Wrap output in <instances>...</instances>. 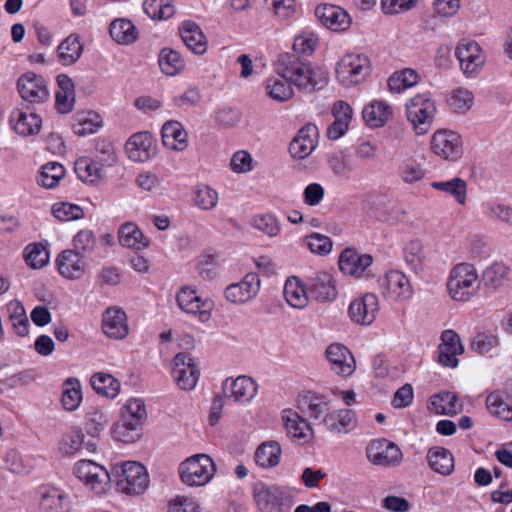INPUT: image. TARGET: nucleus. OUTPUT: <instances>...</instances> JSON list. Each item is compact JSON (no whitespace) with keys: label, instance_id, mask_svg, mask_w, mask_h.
I'll return each mask as SVG.
<instances>
[{"label":"nucleus","instance_id":"45","mask_svg":"<svg viewBox=\"0 0 512 512\" xmlns=\"http://www.w3.org/2000/svg\"><path fill=\"white\" fill-rule=\"evenodd\" d=\"M419 74L411 68H405L394 72L387 80L390 92L401 93L406 89L416 86L419 82Z\"/></svg>","mask_w":512,"mask_h":512},{"label":"nucleus","instance_id":"44","mask_svg":"<svg viewBox=\"0 0 512 512\" xmlns=\"http://www.w3.org/2000/svg\"><path fill=\"white\" fill-rule=\"evenodd\" d=\"M143 426L120 418L112 427V437L122 443H134L142 436Z\"/></svg>","mask_w":512,"mask_h":512},{"label":"nucleus","instance_id":"23","mask_svg":"<svg viewBox=\"0 0 512 512\" xmlns=\"http://www.w3.org/2000/svg\"><path fill=\"white\" fill-rule=\"evenodd\" d=\"M383 294L393 301H406L413 295L408 277L401 271H388L382 281Z\"/></svg>","mask_w":512,"mask_h":512},{"label":"nucleus","instance_id":"38","mask_svg":"<svg viewBox=\"0 0 512 512\" xmlns=\"http://www.w3.org/2000/svg\"><path fill=\"white\" fill-rule=\"evenodd\" d=\"M427 461L434 472L443 476L450 475L454 470V457L446 448L433 447L429 449Z\"/></svg>","mask_w":512,"mask_h":512},{"label":"nucleus","instance_id":"11","mask_svg":"<svg viewBox=\"0 0 512 512\" xmlns=\"http://www.w3.org/2000/svg\"><path fill=\"white\" fill-rule=\"evenodd\" d=\"M261 281L256 273H247L240 281L225 288L224 297L233 305H245L259 294Z\"/></svg>","mask_w":512,"mask_h":512},{"label":"nucleus","instance_id":"39","mask_svg":"<svg viewBox=\"0 0 512 512\" xmlns=\"http://www.w3.org/2000/svg\"><path fill=\"white\" fill-rule=\"evenodd\" d=\"M83 44L77 34L68 35L58 46L59 61L65 65L75 64L83 53Z\"/></svg>","mask_w":512,"mask_h":512},{"label":"nucleus","instance_id":"64","mask_svg":"<svg viewBox=\"0 0 512 512\" xmlns=\"http://www.w3.org/2000/svg\"><path fill=\"white\" fill-rule=\"evenodd\" d=\"M255 167V161L252 155L246 150L235 152L230 160V168L236 174H246Z\"/></svg>","mask_w":512,"mask_h":512},{"label":"nucleus","instance_id":"17","mask_svg":"<svg viewBox=\"0 0 512 512\" xmlns=\"http://www.w3.org/2000/svg\"><path fill=\"white\" fill-rule=\"evenodd\" d=\"M253 496L260 512H289L283 492L276 486L257 483Z\"/></svg>","mask_w":512,"mask_h":512},{"label":"nucleus","instance_id":"63","mask_svg":"<svg viewBox=\"0 0 512 512\" xmlns=\"http://www.w3.org/2000/svg\"><path fill=\"white\" fill-rule=\"evenodd\" d=\"M299 406L303 413L308 414L311 418L318 419L322 415H326L328 404L323 399L316 396L304 397Z\"/></svg>","mask_w":512,"mask_h":512},{"label":"nucleus","instance_id":"59","mask_svg":"<svg viewBox=\"0 0 512 512\" xmlns=\"http://www.w3.org/2000/svg\"><path fill=\"white\" fill-rule=\"evenodd\" d=\"M251 225L269 237H276L281 231L279 220L272 214L254 216Z\"/></svg>","mask_w":512,"mask_h":512},{"label":"nucleus","instance_id":"6","mask_svg":"<svg viewBox=\"0 0 512 512\" xmlns=\"http://www.w3.org/2000/svg\"><path fill=\"white\" fill-rule=\"evenodd\" d=\"M178 308L191 316H195L202 323L211 320L214 303L210 298H203L192 286L181 287L175 296Z\"/></svg>","mask_w":512,"mask_h":512},{"label":"nucleus","instance_id":"35","mask_svg":"<svg viewBox=\"0 0 512 512\" xmlns=\"http://www.w3.org/2000/svg\"><path fill=\"white\" fill-rule=\"evenodd\" d=\"M78 178L88 185H97L105 175L104 167L90 157H80L74 165Z\"/></svg>","mask_w":512,"mask_h":512},{"label":"nucleus","instance_id":"34","mask_svg":"<svg viewBox=\"0 0 512 512\" xmlns=\"http://www.w3.org/2000/svg\"><path fill=\"white\" fill-rule=\"evenodd\" d=\"M283 294L287 304L294 309H304L309 304L307 288L296 276H291L286 280Z\"/></svg>","mask_w":512,"mask_h":512},{"label":"nucleus","instance_id":"29","mask_svg":"<svg viewBox=\"0 0 512 512\" xmlns=\"http://www.w3.org/2000/svg\"><path fill=\"white\" fill-rule=\"evenodd\" d=\"M118 242L127 249L142 251L150 246V240L134 222H125L118 230Z\"/></svg>","mask_w":512,"mask_h":512},{"label":"nucleus","instance_id":"13","mask_svg":"<svg viewBox=\"0 0 512 512\" xmlns=\"http://www.w3.org/2000/svg\"><path fill=\"white\" fill-rule=\"evenodd\" d=\"M366 455L372 464L382 467H396L403 459L401 449L387 439L372 441L366 448Z\"/></svg>","mask_w":512,"mask_h":512},{"label":"nucleus","instance_id":"15","mask_svg":"<svg viewBox=\"0 0 512 512\" xmlns=\"http://www.w3.org/2000/svg\"><path fill=\"white\" fill-rule=\"evenodd\" d=\"M172 376L184 391L193 390L199 379V369L191 354H175L172 361Z\"/></svg>","mask_w":512,"mask_h":512},{"label":"nucleus","instance_id":"47","mask_svg":"<svg viewBox=\"0 0 512 512\" xmlns=\"http://www.w3.org/2000/svg\"><path fill=\"white\" fill-rule=\"evenodd\" d=\"M258 391V384L251 377L239 376L231 384V396L236 402H249Z\"/></svg>","mask_w":512,"mask_h":512},{"label":"nucleus","instance_id":"58","mask_svg":"<svg viewBox=\"0 0 512 512\" xmlns=\"http://www.w3.org/2000/svg\"><path fill=\"white\" fill-rule=\"evenodd\" d=\"M84 438L85 435L81 430H71L62 437L60 442V451L68 456L75 455L83 449Z\"/></svg>","mask_w":512,"mask_h":512},{"label":"nucleus","instance_id":"16","mask_svg":"<svg viewBox=\"0 0 512 512\" xmlns=\"http://www.w3.org/2000/svg\"><path fill=\"white\" fill-rule=\"evenodd\" d=\"M315 16L327 29L336 32H347L352 25V17L344 8L333 4H320L315 8Z\"/></svg>","mask_w":512,"mask_h":512},{"label":"nucleus","instance_id":"33","mask_svg":"<svg viewBox=\"0 0 512 512\" xmlns=\"http://www.w3.org/2000/svg\"><path fill=\"white\" fill-rule=\"evenodd\" d=\"M180 36L193 53L202 55L207 50V40L201 28L195 22L185 21L179 27Z\"/></svg>","mask_w":512,"mask_h":512},{"label":"nucleus","instance_id":"28","mask_svg":"<svg viewBox=\"0 0 512 512\" xmlns=\"http://www.w3.org/2000/svg\"><path fill=\"white\" fill-rule=\"evenodd\" d=\"M321 423L330 433L346 434L355 428L357 419L353 410L340 409L327 413Z\"/></svg>","mask_w":512,"mask_h":512},{"label":"nucleus","instance_id":"18","mask_svg":"<svg viewBox=\"0 0 512 512\" xmlns=\"http://www.w3.org/2000/svg\"><path fill=\"white\" fill-rule=\"evenodd\" d=\"M101 330L110 339H125L129 334L126 312L119 306H111L105 309L101 318Z\"/></svg>","mask_w":512,"mask_h":512},{"label":"nucleus","instance_id":"56","mask_svg":"<svg viewBox=\"0 0 512 512\" xmlns=\"http://www.w3.org/2000/svg\"><path fill=\"white\" fill-rule=\"evenodd\" d=\"M430 409L436 414L454 415L459 410L457 397L450 392L439 393L432 398Z\"/></svg>","mask_w":512,"mask_h":512},{"label":"nucleus","instance_id":"24","mask_svg":"<svg viewBox=\"0 0 512 512\" xmlns=\"http://www.w3.org/2000/svg\"><path fill=\"white\" fill-rule=\"evenodd\" d=\"M372 263L373 258L370 254H360L351 248L344 249L338 261L343 274L356 278L362 277Z\"/></svg>","mask_w":512,"mask_h":512},{"label":"nucleus","instance_id":"4","mask_svg":"<svg viewBox=\"0 0 512 512\" xmlns=\"http://www.w3.org/2000/svg\"><path fill=\"white\" fill-rule=\"evenodd\" d=\"M436 113V102L428 92L417 93L405 103L407 121L417 136L429 132Z\"/></svg>","mask_w":512,"mask_h":512},{"label":"nucleus","instance_id":"31","mask_svg":"<svg viewBox=\"0 0 512 512\" xmlns=\"http://www.w3.org/2000/svg\"><path fill=\"white\" fill-rule=\"evenodd\" d=\"M311 292L320 302H332L338 295L334 276L328 272H318L311 279Z\"/></svg>","mask_w":512,"mask_h":512},{"label":"nucleus","instance_id":"26","mask_svg":"<svg viewBox=\"0 0 512 512\" xmlns=\"http://www.w3.org/2000/svg\"><path fill=\"white\" fill-rule=\"evenodd\" d=\"M428 170L422 160L406 155L400 159L397 166V176L406 185L414 186L422 182L427 176Z\"/></svg>","mask_w":512,"mask_h":512},{"label":"nucleus","instance_id":"20","mask_svg":"<svg viewBox=\"0 0 512 512\" xmlns=\"http://www.w3.org/2000/svg\"><path fill=\"white\" fill-rule=\"evenodd\" d=\"M43 125L42 117L28 109L15 107L9 115L10 129L21 137L37 135Z\"/></svg>","mask_w":512,"mask_h":512},{"label":"nucleus","instance_id":"12","mask_svg":"<svg viewBox=\"0 0 512 512\" xmlns=\"http://www.w3.org/2000/svg\"><path fill=\"white\" fill-rule=\"evenodd\" d=\"M17 90L21 98L30 104L44 103L50 96L47 81L34 72H26L18 78Z\"/></svg>","mask_w":512,"mask_h":512},{"label":"nucleus","instance_id":"61","mask_svg":"<svg viewBox=\"0 0 512 512\" xmlns=\"http://www.w3.org/2000/svg\"><path fill=\"white\" fill-rule=\"evenodd\" d=\"M486 405L491 414L505 421L512 420V404L505 402L498 394L488 395Z\"/></svg>","mask_w":512,"mask_h":512},{"label":"nucleus","instance_id":"52","mask_svg":"<svg viewBox=\"0 0 512 512\" xmlns=\"http://www.w3.org/2000/svg\"><path fill=\"white\" fill-rule=\"evenodd\" d=\"M61 402L67 411H74L80 406L82 390L81 384L77 379L69 378L63 383Z\"/></svg>","mask_w":512,"mask_h":512},{"label":"nucleus","instance_id":"19","mask_svg":"<svg viewBox=\"0 0 512 512\" xmlns=\"http://www.w3.org/2000/svg\"><path fill=\"white\" fill-rule=\"evenodd\" d=\"M157 145L147 131L137 132L131 135L126 144L125 152L127 157L136 163H145L156 155Z\"/></svg>","mask_w":512,"mask_h":512},{"label":"nucleus","instance_id":"21","mask_svg":"<svg viewBox=\"0 0 512 512\" xmlns=\"http://www.w3.org/2000/svg\"><path fill=\"white\" fill-rule=\"evenodd\" d=\"M319 130L314 124H306L293 137L289 152L292 158L303 160L309 157L318 145Z\"/></svg>","mask_w":512,"mask_h":512},{"label":"nucleus","instance_id":"43","mask_svg":"<svg viewBox=\"0 0 512 512\" xmlns=\"http://www.w3.org/2000/svg\"><path fill=\"white\" fill-rule=\"evenodd\" d=\"M103 125L102 117L94 111H82L75 115L73 131L79 136L97 132Z\"/></svg>","mask_w":512,"mask_h":512},{"label":"nucleus","instance_id":"53","mask_svg":"<svg viewBox=\"0 0 512 512\" xmlns=\"http://www.w3.org/2000/svg\"><path fill=\"white\" fill-rule=\"evenodd\" d=\"M143 11L154 20H166L175 13L174 5L170 0H144Z\"/></svg>","mask_w":512,"mask_h":512},{"label":"nucleus","instance_id":"7","mask_svg":"<svg viewBox=\"0 0 512 512\" xmlns=\"http://www.w3.org/2000/svg\"><path fill=\"white\" fill-rule=\"evenodd\" d=\"M118 489L126 495H140L146 491L150 479L144 465L136 461H127L119 465Z\"/></svg>","mask_w":512,"mask_h":512},{"label":"nucleus","instance_id":"30","mask_svg":"<svg viewBox=\"0 0 512 512\" xmlns=\"http://www.w3.org/2000/svg\"><path fill=\"white\" fill-rule=\"evenodd\" d=\"M362 115L369 127L380 128L392 119L393 109L383 100H373L364 107Z\"/></svg>","mask_w":512,"mask_h":512},{"label":"nucleus","instance_id":"27","mask_svg":"<svg viewBox=\"0 0 512 512\" xmlns=\"http://www.w3.org/2000/svg\"><path fill=\"white\" fill-rule=\"evenodd\" d=\"M162 143L174 152H183L188 148V133L183 125L175 120L164 123L161 130Z\"/></svg>","mask_w":512,"mask_h":512},{"label":"nucleus","instance_id":"36","mask_svg":"<svg viewBox=\"0 0 512 512\" xmlns=\"http://www.w3.org/2000/svg\"><path fill=\"white\" fill-rule=\"evenodd\" d=\"M112 39L120 45H131L139 37V31L134 23L127 18L114 19L109 26Z\"/></svg>","mask_w":512,"mask_h":512},{"label":"nucleus","instance_id":"1","mask_svg":"<svg viewBox=\"0 0 512 512\" xmlns=\"http://www.w3.org/2000/svg\"><path fill=\"white\" fill-rule=\"evenodd\" d=\"M274 68L278 76L287 79L293 88L302 92L313 93L324 89L329 83V74L324 68L302 60L295 54H280Z\"/></svg>","mask_w":512,"mask_h":512},{"label":"nucleus","instance_id":"50","mask_svg":"<svg viewBox=\"0 0 512 512\" xmlns=\"http://www.w3.org/2000/svg\"><path fill=\"white\" fill-rule=\"evenodd\" d=\"M65 174L66 170L62 164L49 162L41 167L37 183L46 189H53L60 183Z\"/></svg>","mask_w":512,"mask_h":512},{"label":"nucleus","instance_id":"2","mask_svg":"<svg viewBox=\"0 0 512 512\" xmlns=\"http://www.w3.org/2000/svg\"><path fill=\"white\" fill-rule=\"evenodd\" d=\"M372 72V62L365 53L347 52L336 62L334 76L343 88L352 89L364 84Z\"/></svg>","mask_w":512,"mask_h":512},{"label":"nucleus","instance_id":"54","mask_svg":"<svg viewBox=\"0 0 512 512\" xmlns=\"http://www.w3.org/2000/svg\"><path fill=\"white\" fill-rule=\"evenodd\" d=\"M121 418L143 426L147 419L145 402L140 398L128 399L121 409Z\"/></svg>","mask_w":512,"mask_h":512},{"label":"nucleus","instance_id":"40","mask_svg":"<svg viewBox=\"0 0 512 512\" xmlns=\"http://www.w3.org/2000/svg\"><path fill=\"white\" fill-rule=\"evenodd\" d=\"M282 449L277 441L270 440L261 443L254 454L255 462L262 468H273L280 462Z\"/></svg>","mask_w":512,"mask_h":512},{"label":"nucleus","instance_id":"51","mask_svg":"<svg viewBox=\"0 0 512 512\" xmlns=\"http://www.w3.org/2000/svg\"><path fill=\"white\" fill-rule=\"evenodd\" d=\"M23 258L27 266L32 269H41L49 263V251L42 243H31L23 251Z\"/></svg>","mask_w":512,"mask_h":512},{"label":"nucleus","instance_id":"25","mask_svg":"<svg viewBox=\"0 0 512 512\" xmlns=\"http://www.w3.org/2000/svg\"><path fill=\"white\" fill-rule=\"evenodd\" d=\"M281 419L288 437L301 444L308 443L312 440V428L296 411L292 409L283 410Z\"/></svg>","mask_w":512,"mask_h":512},{"label":"nucleus","instance_id":"42","mask_svg":"<svg viewBox=\"0 0 512 512\" xmlns=\"http://www.w3.org/2000/svg\"><path fill=\"white\" fill-rule=\"evenodd\" d=\"M447 105L452 112L465 115L474 105V94L464 87L455 88L448 94Z\"/></svg>","mask_w":512,"mask_h":512},{"label":"nucleus","instance_id":"48","mask_svg":"<svg viewBox=\"0 0 512 512\" xmlns=\"http://www.w3.org/2000/svg\"><path fill=\"white\" fill-rule=\"evenodd\" d=\"M91 385L97 394L111 399L119 394L121 388V384L116 378L103 372L92 375Z\"/></svg>","mask_w":512,"mask_h":512},{"label":"nucleus","instance_id":"60","mask_svg":"<svg viewBox=\"0 0 512 512\" xmlns=\"http://www.w3.org/2000/svg\"><path fill=\"white\" fill-rule=\"evenodd\" d=\"M465 346L460 335L453 329H444L440 333L438 352H464Z\"/></svg>","mask_w":512,"mask_h":512},{"label":"nucleus","instance_id":"10","mask_svg":"<svg viewBox=\"0 0 512 512\" xmlns=\"http://www.w3.org/2000/svg\"><path fill=\"white\" fill-rule=\"evenodd\" d=\"M455 56L459 61L460 70L467 77L478 74L486 62L485 52L474 40L459 41L455 48Z\"/></svg>","mask_w":512,"mask_h":512},{"label":"nucleus","instance_id":"57","mask_svg":"<svg viewBox=\"0 0 512 512\" xmlns=\"http://www.w3.org/2000/svg\"><path fill=\"white\" fill-rule=\"evenodd\" d=\"M332 370L342 376H350L356 368L353 354H327Z\"/></svg>","mask_w":512,"mask_h":512},{"label":"nucleus","instance_id":"5","mask_svg":"<svg viewBox=\"0 0 512 512\" xmlns=\"http://www.w3.org/2000/svg\"><path fill=\"white\" fill-rule=\"evenodd\" d=\"M181 480L188 486H204L216 473V465L206 454H197L183 461L179 468Z\"/></svg>","mask_w":512,"mask_h":512},{"label":"nucleus","instance_id":"22","mask_svg":"<svg viewBox=\"0 0 512 512\" xmlns=\"http://www.w3.org/2000/svg\"><path fill=\"white\" fill-rule=\"evenodd\" d=\"M56 267L58 273L66 280L81 279L87 271L84 255L70 249H65L58 254Z\"/></svg>","mask_w":512,"mask_h":512},{"label":"nucleus","instance_id":"37","mask_svg":"<svg viewBox=\"0 0 512 512\" xmlns=\"http://www.w3.org/2000/svg\"><path fill=\"white\" fill-rule=\"evenodd\" d=\"M431 187L436 191L452 197L461 206H464L467 202V182L460 177L433 181Z\"/></svg>","mask_w":512,"mask_h":512},{"label":"nucleus","instance_id":"3","mask_svg":"<svg viewBox=\"0 0 512 512\" xmlns=\"http://www.w3.org/2000/svg\"><path fill=\"white\" fill-rule=\"evenodd\" d=\"M447 291L452 300L468 302L481 287V280L476 267L467 262L453 266L447 279Z\"/></svg>","mask_w":512,"mask_h":512},{"label":"nucleus","instance_id":"55","mask_svg":"<svg viewBox=\"0 0 512 512\" xmlns=\"http://www.w3.org/2000/svg\"><path fill=\"white\" fill-rule=\"evenodd\" d=\"M194 204L199 209L211 211L215 209L219 203L218 192L205 184L198 185L194 193Z\"/></svg>","mask_w":512,"mask_h":512},{"label":"nucleus","instance_id":"41","mask_svg":"<svg viewBox=\"0 0 512 512\" xmlns=\"http://www.w3.org/2000/svg\"><path fill=\"white\" fill-rule=\"evenodd\" d=\"M265 92L272 100L280 103L290 101L295 95L290 81L278 75L265 81Z\"/></svg>","mask_w":512,"mask_h":512},{"label":"nucleus","instance_id":"9","mask_svg":"<svg viewBox=\"0 0 512 512\" xmlns=\"http://www.w3.org/2000/svg\"><path fill=\"white\" fill-rule=\"evenodd\" d=\"M74 475L91 491L104 494L110 487L109 472L100 464L83 459L74 465Z\"/></svg>","mask_w":512,"mask_h":512},{"label":"nucleus","instance_id":"49","mask_svg":"<svg viewBox=\"0 0 512 512\" xmlns=\"http://www.w3.org/2000/svg\"><path fill=\"white\" fill-rule=\"evenodd\" d=\"M70 498L58 488H50L41 497L40 505L47 512H65L70 507Z\"/></svg>","mask_w":512,"mask_h":512},{"label":"nucleus","instance_id":"32","mask_svg":"<svg viewBox=\"0 0 512 512\" xmlns=\"http://www.w3.org/2000/svg\"><path fill=\"white\" fill-rule=\"evenodd\" d=\"M403 258L406 265L414 272H423L428 260V251L420 239L410 240L403 249Z\"/></svg>","mask_w":512,"mask_h":512},{"label":"nucleus","instance_id":"14","mask_svg":"<svg viewBox=\"0 0 512 512\" xmlns=\"http://www.w3.org/2000/svg\"><path fill=\"white\" fill-rule=\"evenodd\" d=\"M379 309L378 297L374 293H365L351 301L348 315L353 323L369 326L376 320Z\"/></svg>","mask_w":512,"mask_h":512},{"label":"nucleus","instance_id":"62","mask_svg":"<svg viewBox=\"0 0 512 512\" xmlns=\"http://www.w3.org/2000/svg\"><path fill=\"white\" fill-rule=\"evenodd\" d=\"M52 214L60 221H73L84 217V211L80 206L67 202L54 204Z\"/></svg>","mask_w":512,"mask_h":512},{"label":"nucleus","instance_id":"46","mask_svg":"<svg viewBox=\"0 0 512 512\" xmlns=\"http://www.w3.org/2000/svg\"><path fill=\"white\" fill-rule=\"evenodd\" d=\"M161 71L167 76H175L185 68V60L178 51L163 48L158 57Z\"/></svg>","mask_w":512,"mask_h":512},{"label":"nucleus","instance_id":"8","mask_svg":"<svg viewBox=\"0 0 512 512\" xmlns=\"http://www.w3.org/2000/svg\"><path fill=\"white\" fill-rule=\"evenodd\" d=\"M430 149L440 159L456 162L463 155L462 137L453 130L438 129L431 136Z\"/></svg>","mask_w":512,"mask_h":512}]
</instances>
